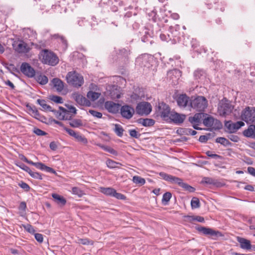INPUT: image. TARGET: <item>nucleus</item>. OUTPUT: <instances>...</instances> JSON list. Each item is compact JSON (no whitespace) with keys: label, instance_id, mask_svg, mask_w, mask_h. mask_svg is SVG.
I'll return each instance as SVG.
<instances>
[{"label":"nucleus","instance_id":"f257e3e1","mask_svg":"<svg viewBox=\"0 0 255 255\" xmlns=\"http://www.w3.org/2000/svg\"><path fill=\"white\" fill-rule=\"evenodd\" d=\"M67 109H65L62 107H59V110L53 111V113L56 117L59 120H70L72 115L76 114L77 110L76 108L72 105H66Z\"/></svg>","mask_w":255,"mask_h":255},{"label":"nucleus","instance_id":"f03ea898","mask_svg":"<svg viewBox=\"0 0 255 255\" xmlns=\"http://www.w3.org/2000/svg\"><path fill=\"white\" fill-rule=\"evenodd\" d=\"M39 57L41 62L45 64L55 66L59 62V58L56 55L47 49L41 50Z\"/></svg>","mask_w":255,"mask_h":255},{"label":"nucleus","instance_id":"7ed1b4c3","mask_svg":"<svg viewBox=\"0 0 255 255\" xmlns=\"http://www.w3.org/2000/svg\"><path fill=\"white\" fill-rule=\"evenodd\" d=\"M207 100L203 96L192 97L189 104V107L192 108L199 112L204 111L207 107Z\"/></svg>","mask_w":255,"mask_h":255},{"label":"nucleus","instance_id":"20e7f679","mask_svg":"<svg viewBox=\"0 0 255 255\" xmlns=\"http://www.w3.org/2000/svg\"><path fill=\"white\" fill-rule=\"evenodd\" d=\"M233 108L234 107L230 101L226 98H224L218 104V112L220 116L225 117L232 113Z\"/></svg>","mask_w":255,"mask_h":255},{"label":"nucleus","instance_id":"39448f33","mask_svg":"<svg viewBox=\"0 0 255 255\" xmlns=\"http://www.w3.org/2000/svg\"><path fill=\"white\" fill-rule=\"evenodd\" d=\"M67 83L75 87H79L84 83L83 76L75 71L68 73L66 76Z\"/></svg>","mask_w":255,"mask_h":255},{"label":"nucleus","instance_id":"423d86ee","mask_svg":"<svg viewBox=\"0 0 255 255\" xmlns=\"http://www.w3.org/2000/svg\"><path fill=\"white\" fill-rule=\"evenodd\" d=\"M241 118L247 123L255 124V108L246 107L242 111Z\"/></svg>","mask_w":255,"mask_h":255},{"label":"nucleus","instance_id":"0eeeda50","mask_svg":"<svg viewBox=\"0 0 255 255\" xmlns=\"http://www.w3.org/2000/svg\"><path fill=\"white\" fill-rule=\"evenodd\" d=\"M136 112L139 115H147L151 111V105L146 102H142L138 103L136 107Z\"/></svg>","mask_w":255,"mask_h":255},{"label":"nucleus","instance_id":"6e6552de","mask_svg":"<svg viewBox=\"0 0 255 255\" xmlns=\"http://www.w3.org/2000/svg\"><path fill=\"white\" fill-rule=\"evenodd\" d=\"M203 124L205 126L215 129H219L222 127V125L219 120L215 119L210 116L204 120Z\"/></svg>","mask_w":255,"mask_h":255},{"label":"nucleus","instance_id":"1a4fd4ad","mask_svg":"<svg viewBox=\"0 0 255 255\" xmlns=\"http://www.w3.org/2000/svg\"><path fill=\"white\" fill-rule=\"evenodd\" d=\"M120 111L122 116L128 120L130 119L135 112L134 109L130 106L128 105L121 106Z\"/></svg>","mask_w":255,"mask_h":255},{"label":"nucleus","instance_id":"9d476101","mask_svg":"<svg viewBox=\"0 0 255 255\" xmlns=\"http://www.w3.org/2000/svg\"><path fill=\"white\" fill-rule=\"evenodd\" d=\"M72 98L75 100L77 104L82 106L90 107L91 105L89 100L78 92H74L72 94Z\"/></svg>","mask_w":255,"mask_h":255},{"label":"nucleus","instance_id":"9b49d317","mask_svg":"<svg viewBox=\"0 0 255 255\" xmlns=\"http://www.w3.org/2000/svg\"><path fill=\"white\" fill-rule=\"evenodd\" d=\"M121 105L113 101H107L105 103V109L110 113L116 114L119 113Z\"/></svg>","mask_w":255,"mask_h":255},{"label":"nucleus","instance_id":"f8f14e48","mask_svg":"<svg viewBox=\"0 0 255 255\" xmlns=\"http://www.w3.org/2000/svg\"><path fill=\"white\" fill-rule=\"evenodd\" d=\"M197 230L206 235H210L212 237H223V234L219 231H216L211 228L204 227H199L197 228Z\"/></svg>","mask_w":255,"mask_h":255},{"label":"nucleus","instance_id":"ddd939ff","mask_svg":"<svg viewBox=\"0 0 255 255\" xmlns=\"http://www.w3.org/2000/svg\"><path fill=\"white\" fill-rule=\"evenodd\" d=\"M20 70L23 74L28 77H33L35 75L34 69L27 63H22Z\"/></svg>","mask_w":255,"mask_h":255},{"label":"nucleus","instance_id":"4468645a","mask_svg":"<svg viewBox=\"0 0 255 255\" xmlns=\"http://www.w3.org/2000/svg\"><path fill=\"white\" fill-rule=\"evenodd\" d=\"M225 125L231 132H234L239 129L240 128L244 126L245 125V123L242 121L232 123L230 121L226 122L225 124Z\"/></svg>","mask_w":255,"mask_h":255},{"label":"nucleus","instance_id":"2eb2a0df","mask_svg":"<svg viewBox=\"0 0 255 255\" xmlns=\"http://www.w3.org/2000/svg\"><path fill=\"white\" fill-rule=\"evenodd\" d=\"M190 101V98L186 94L179 95L176 100L178 106L183 108L189 107Z\"/></svg>","mask_w":255,"mask_h":255},{"label":"nucleus","instance_id":"dca6fc26","mask_svg":"<svg viewBox=\"0 0 255 255\" xmlns=\"http://www.w3.org/2000/svg\"><path fill=\"white\" fill-rule=\"evenodd\" d=\"M159 113L161 117L164 118L169 117L171 112L168 105L164 103H161L159 104Z\"/></svg>","mask_w":255,"mask_h":255},{"label":"nucleus","instance_id":"f3484780","mask_svg":"<svg viewBox=\"0 0 255 255\" xmlns=\"http://www.w3.org/2000/svg\"><path fill=\"white\" fill-rule=\"evenodd\" d=\"M185 115L183 114H179L175 112H171L169 116V118L174 123L176 124H181L183 122L185 119Z\"/></svg>","mask_w":255,"mask_h":255},{"label":"nucleus","instance_id":"a211bd4d","mask_svg":"<svg viewBox=\"0 0 255 255\" xmlns=\"http://www.w3.org/2000/svg\"><path fill=\"white\" fill-rule=\"evenodd\" d=\"M237 241L240 243V247L244 250H249L252 248V245L249 240L241 237H238Z\"/></svg>","mask_w":255,"mask_h":255},{"label":"nucleus","instance_id":"6ab92c4d","mask_svg":"<svg viewBox=\"0 0 255 255\" xmlns=\"http://www.w3.org/2000/svg\"><path fill=\"white\" fill-rule=\"evenodd\" d=\"M15 49L19 53H26L30 50L29 47H28L27 44L23 42L18 43L17 45L15 46Z\"/></svg>","mask_w":255,"mask_h":255},{"label":"nucleus","instance_id":"aec40b11","mask_svg":"<svg viewBox=\"0 0 255 255\" xmlns=\"http://www.w3.org/2000/svg\"><path fill=\"white\" fill-rule=\"evenodd\" d=\"M53 88L58 92H61L64 89L63 82L58 78H54L52 80Z\"/></svg>","mask_w":255,"mask_h":255},{"label":"nucleus","instance_id":"412c9836","mask_svg":"<svg viewBox=\"0 0 255 255\" xmlns=\"http://www.w3.org/2000/svg\"><path fill=\"white\" fill-rule=\"evenodd\" d=\"M54 202L61 206H64L66 203V199L62 196L56 193H53L51 195Z\"/></svg>","mask_w":255,"mask_h":255},{"label":"nucleus","instance_id":"4be33fe9","mask_svg":"<svg viewBox=\"0 0 255 255\" xmlns=\"http://www.w3.org/2000/svg\"><path fill=\"white\" fill-rule=\"evenodd\" d=\"M28 110H29L30 114H31V115L32 116H33L35 119H36L41 122H43V119H44V117L41 116L39 114L38 111H37V110L36 109V108L35 107H29Z\"/></svg>","mask_w":255,"mask_h":255},{"label":"nucleus","instance_id":"5701e85b","mask_svg":"<svg viewBox=\"0 0 255 255\" xmlns=\"http://www.w3.org/2000/svg\"><path fill=\"white\" fill-rule=\"evenodd\" d=\"M159 175L164 180L170 181L172 183H175L176 181H179L178 177L167 174L164 172H160Z\"/></svg>","mask_w":255,"mask_h":255},{"label":"nucleus","instance_id":"b1692460","mask_svg":"<svg viewBox=\"0 0 255 255\" xmlns=\"http://www.w3.org/2000/svg\"><path fill=\"white\" fill-rule=\"evenodd\" d=\"M179 181H176L175 183L178 184L180 187H182L185 190L188 191L190 192H193L195 189L194 187L190 186L186 183L183 182L182 180L178 178Z\"/></svg>","mask_w":255,"mask_h":255},{"label":"nucleus","instance_id":"393cba45","mask_svg":"<svg viewBox=\"0 0 255 255\" xmlns=\"http://www.w3.org/2000/svg\"><path fill=\"white\" fill-rule=\"evenodd\" d=\"M243 134L246 137H255V126H250L247 129L244 131Z\"/></svg>","mask_w":255,"mask_h":255},{"label":"nucleus","instance_id":"a878e982","mask_svg":"<svg viewBox=\"0 0 255 255\" xmlns=\"http://www.w3.org/2000/svg\"><path fill=\"white\" fill-rule=\"evenodd\" d=\"M37 103L40 105L44 111L52 112L53 113V111H56L55 110H52V108L49 105H48L44 100L38 99Z\"/></svg>","mask_w":255,"mask_h":255},{"label":"nucleus","instance_id":"bb28decb","mask_svg":"<svg viewBox=\"0 0 255 255\" xmlns=\"http://www.w3.org/2000/svg\"><path fill=\"white\" fill-rule=\"evenodd\" d=\"M139 121V123L144 127H150L153 126L155 123L154 121L151 119H140Z\"/></svg>","mask_w":255,"mask_h":255},{"label":"nucleus","instance_id":"cd10ccee","mask_svg":"<svg viewBox=\"0 0 255 255\" xmlns=\"http://www.w3.org/2000/svg\"><path fill=\"white\" fill-rule=\"evenodd\" d=\"M100 191L108 196H110L113 197V194H114V192H115V189L112 188H105V187H101L100 189Z\"/></svg>","mask_w":255,"mask_h":255},{"label":"nucleus","instance_id":"c85d7f7f","mask_svg":"<svg viewBox=\"0 0 255 255\" xmlns=\"http://www.w3.org/2000/svg\"><path fill=\"white\" fill-rule=\"evenodd\" d=\"M73 137L77 141L83 144H85L87 143V139L81 134H79L78 132L75 133V135H74Z\"/></svg>","mask_w":255,"mask_h":255},{"label":"nucleus","instance_id":"c756f323","mask_svg":"<svg viewBox=\"0 0 255 255\" xmlns=\"http://www.w3.org/2000/svg\"><path fill=\"white\" fill-rule=\"evenodd\" d=\"M69 125L73 128H78L82 127L83 124L81 120L74 119L69 122Z\"/></svg>","mask_w":255,"mask_h":255},{"label":"nucleus","instance_id":"7c9ffc66","mask_svg":"<svg viewBox=\"0 0 255 255\" xmlns=\"http://www.w3.org/2000/svg\"><path fill=\"white\" fill-rule=\"evenodd\" d=\"M98 145L103 149L105 151H106L114 155H118V152L110 146L103 145L101 144H98Z\"/></svg>","mask_w":255,"mask_h":255},{"label":"nucleus","instance_id":"2f4dec72","mask_svg":"<svg viewBox=\"0 0 255 255\" xmlns=\"http://www.w3.org/2000/svg\"><path fill=\"white\" fill-rule=\"evenodd\" d=\"M36 81L41 85H45L47 83L48 80V78L43 75H40L36 77Z\"/></svg>","mask_w":255,"mask_h":255},{"label":"nucleus","instance_id":"473e14b6","mask_svg":"<svg viewBox=\"0 0 255 255\" xmlns=\"http://www.w3.org/2000/svg\"><path fill=\"white\" fill-rule=\"evenodd\" d=\"M107 166L110 168H119L118 165H121L122 164L119 162H117L111 159H108L106 161Z\"/></svg>","mask_w":255,"mask_h":255},{"label":"nucleus","instance_id":"72a5a7b5","mask_svg":"<svg viewBox=\"0 0 255 255\" xmlns=\"http://www.w3.org/2000/svg\"><path fill=\"white\" fill-rule=\"evenodd\" d=\"M202 183L208 184L210 185H216L217 181L212 178L210 177H204L201 181Z\"/></svg>","mask_w":255,"mask_h":255},{"label":"nucleus","instance_id":"f704fd0d","mask_svg":"<svg viewBox=\"0 0 255 255\" xmlns=\"http://www.w3.org/2000/svg\"><path fill=\"white\" fill-rule=\"evenodd\" d=\"M110 96L113 99H119L121 98V93L117 88L114 89L110 92Z\"/></svg>","mask_w":255,"mask_h":255},{"label":"nucleus","instance_id":"c9c22d12","mask_svg":"<svg viewBox=\"0 0 255 255\" xmlns=\"http://www.w3.org/2000/svg\"><path fill=\"white\" fill-rule=\"evenodd\" d=\"M132 181L133 183L140 185H143L145 183V180L144 178L138 176H134L132 178Z\"/></svg>","mask_w":255,"mask_h":255},{"label":"nucleus","instance_id":"e433bc0d","mask_svg":"<svg viewBox=\"0 0 255 255\" xmlns=\"http://www.w3.org/2000/svg\"><path fill=\"white\" fill-rule=\"evenodd\" d=\"M191 205L192 209L199 208L200 204L199 199L197 197H193L191 201Z\"/></svg>","mask_w":255,"mask_h":255},{"label":"nucleus","instance_id":"4c0bfd02","mask_svg":"<svg viewBox=\"0 0 255 255\" xmlns=\"http://www.w3.org/2000/svg\"><path fill=\"white\" fill-rule=\"evenodd\" d=\"M114 131L118 136L122 137L123 135L124 129L120 125L116 124Z\"/></svg>","mask_w":255,"mask_h":255},{"label":"nucleus","instance_id":"58836bf2","mask_svg":"<svg viewBox=\"0 0 255 255\" xmlns=\"http://www.w3.org/2000/svg\"><path fill=\"white\" fill-rule=\"evenodd\" d=\"M186 218H187L189 221H191L193 220H196L198 221L199 222H204V218L201 216H187L185 217Z\"/></svg>","mask_w":255,"mask_h":255},{"label":"nucleus","instance_id":"ea45409f","mask_svg":"<svg viewBox=\"0 0 255 255\" xmlns=\"http://www.w3.org/2000/svg\"><path fill=\"white\" fill-rule=\"evenodd\" d=\"M172 195L170 192H166L162 197V202L164 204H166L170 200Z\"/></svg>","mask_w":255,"mask_h":255},{"label":"nucleus","instance_id":"a19ab883","mask_svg":"<svg viewBox=\"0 0 255 255\" xmlns=\"http://www.w3.org/2000/svg\"><path fill=\"white\" fill-rule=\"evenodd\" d=\"M216 141L218 143H220L221 144L224 145H226L228 144L229 141L225 137H218L216 139Z\"/></svg>","mask_w":255,"mask_h":255},{"label":"nucleus","instance_id":"79ce46f5","mask_svg":"<svg viewBox=\"0 0 255 255\" xmlns=\"http://www.w3.org/2000/svg\"><path fill=\"white\" fill-rule=\"evenodd\" d=\"M29 174L32 177L35 179L39 180H41L42 179L41 175L38 172H34L31 170Z\"/></svg>","mask_w":255,"mask_h":255},{"label":"nucleus","instance_id":"37998d69","mask_svg":"<svg viewBox=\"0 0 255 255\" xmlns=\"http://www.w3.org/2000/svg\"><path fill=\"white\" fill-rule=\"evenodd\" d=\"M50 99L56 103L61 104L63 102L62 97L57 96H52Z\"/></svg>","mask_w":255,"mask_h":255},{"label":"nucleus","instance_id":"c03bdc74","mask_svg":"<svg viewBox=\"0 0 255 255\" xmlns=\"http://www.w3.org/2000/svg\"><path fill=\"white\" fill-rule=\"evenodd\" d=\"M113 197H115L116 198L120 200H126V197L120 193L117 192L116 190H115V192H114V194H113Z\"/></svg>","mask_w":255,"mask_h":255},{"label":"nucleus","instance_id":"a18cd8bd","mask_svg":"<svg viewBox=\"0 0 255 255\" xmlns=\"http://www.w3.org/2000/svg\"><path fill=\"white\" fill-rule=\"evenodd\" d=\"M129 133L130 136L135 138H138L140 136V134L135 129L129 130Z\"/></svg>","mask_w":255,"mask_h":255},{"label":"nucleus","instance_id":"49530a36","mask_svg":"<svg viewBox=\"0 0 255 255\" xmlns=\"http://www.w3.org/2000/svg\"><path fill=\"white\" fill-rule=\"evenodd\" d=\"M23 227L24 229L28 232L31 234L34 233L35 230L34 229L33 227L30 224L23 225Z\"/></svg>","mask_w":255,"mask_h":255},{"label":"nucleus","instance_id":"de8ad7c7","mask_svg":"<svg viewBox=\"0 0 255 255\" xmlns=\"http://www.w3.org/2000/svg\"><path fill=\"white\" fill-rule=\"evenodd\" d=\"M200 114H195L193 117L189 118V121L191 123H199L200 121Z\"/></svg>","mask_w":255,"mask_h":255},{"label":"nucleus","instance_id":"09e8293b","mask_svg":"<svg viewBox=\"0 0 255 255\" xmlns=\"http://www.w3.org/2000/svg\"><path fill=\"white\" fill-rule=\"evenodd\" d=\"M72 192L74 194L77 195L78 196L81 197L83 195L82 191L78 187H73L72 189Z\"/></svg>","mask_w":255,"mask_h":255},{"label":"nucleus","instance_id":"8fccbe9b","mask_svg":"<svg viewBox=\"0 0 255 255\" xmlns=\"http://www.w3.org/2000/svg\"><path fill=\"white\" fill-rule=\"evenodd\" d=\"M211 134L209 133L206 135H201L199 137V140L201 142H206L208 139L210 138Z\"/></svg>","mask_w":255,"mask_h":255},{"label":"nucleus","instance_id":"3c124183","mask_svg":"<svg viewBox=\"0 0 255 255\" xmlns=\"http://www.w3.org/2000/svg\"><path fill=\"white\" fill-rule=\"evenodd\" d=\"M87 96L89 100L94 101L96 100V92L89 91L87 93Z\"/></svg>","mask_w":255,"mask_h":255},{"label":"nucleus","instance_id":"603ef678","mask_svg":"<svg viewBox=\"0 0 255 255\" xmlns=\"http://www.w3.org/2000/svg\"><path fill=\"white\" fill-rule=\"evenodd\" d=\"M35 238L37 241L39 243H42L43 241V235L41 234L36 233L35 234Z\"/></svg>","mask_w":255,"mask_h":255},{"label":"nucleus","instance_id":"864d4df0","mask_svg":"<svg viewBox=\"0 0 255 255\" xmlns=\"http://www.w3.org/2000/svg\"><path fill=\"white\" fill-rule=\"evenodd\" d=\"M34 132L38 135H44L46 134V132L40 129L34 128Z\"/></svg>","mask_w":255,"mask_h":255},{"label":"nucleus","instance_id":"5fc2aeb1","mask_svg":"<svg viewBox=\"0 0 255 255\" xmlns=\"http://www.w3.org/2000/svg\"><path fill=\"white\" fill-rule=\"evenodd\" d=\"M206 154L212 158L218 159L221 158V156L219 155H217L216 154H212L211 151H208L206 152Z\"/></svg>","mask_w":255,"mask_h":255},{"label":"nucleus","instance_id":"6e6d98bb","mask_svg":"<svg viewBox=\"0 0 255 255\" xmlns=\"http://www.w3.org/2000/svg\"><path fill=\"white\" fill-rule=\"evenodd\" d=\"M19 185L21 188H22L23 189H25L26 191H28L30 189L29 185L25 182H22L21 183L19 184Z\"/></svg>","mask_w":255,"mask_h":255},{"label":"nucleus","instance_id":"4d7b16f0","mask_svg":"<svg viewBox=\"0 0 255 255\" xmlns=\"http://www.w3.org/2000/svg\"><path fill=\"white\" fill-rule=\"evenodd\" d=\"M33 45L36 48L39 49L42 48V47H45L46 46L45 43L42 41L39 42V44H33Z\"/></svg>","mask_w":255,"mask_h":255},{"label":"nucleus","instance_id":"13d9d810","mask_svg":"<svg viewBox=\"0 0 255 255\" xmlns=\"http://www.w3.org/2000/svg\"><path fill=\"white\" fill-rule=\"evenodd\" d=\"M46 165L41 162H37L36 167L42 170H45Z\"/></svg>","mask_w":255,"mask_h":255},{"label":"nucleus","instance_id":"bf43d9fd","mask_svg":"<svg viewBox=\"0 0 255 255\" xmlns=\"http://www.w3.org/2000/svg\"><path fill=\"white\" fill-rule=\"evenodd\" d=\"M64 129L66 131V132L67 133H68L71 136H73L74 135H75V133L76 132L73 130V129H70V128H65L64 127Z\"/></svg>","mask_w":255,"mask_h":255},{"label":"nucleus","instance_id":"052dcab7","mask_svg":"<svg viewBox=\"0 0 255 255\" xmlns=\"http://www.w3.org/2000/svg\"><path fill=\"white\" fill-rule=\"evenodd\" d=\"M248 172L252 175L255 177V168L253 167H249L248 168Z\"/></svg>","mask_w":255,"mask_h":255},{"label":"nucleus","instance_id":"680f3d73","mask_svg":"<svg viewBox=\"0 0 255 255\" xmlns=\"http://www.w3.org/2000/svg\"><path fill=\"white\" fill-rule=\"evenodd\" d=\"M19 167L22 169L23 170H25V171H26L27 172H28V173H29V172L31 171V169H30L29 167H28V166L25 165L24 164H22L21 165H19Z\"/></svg>","mask_w":255,"mask_h":255},{"label":"nucleus","instance_id":"e2e57ef3","mask_svg":"<svg viewBox=\"0 0 255 255\" xmlns=\"http://www.w3.org/2000/svg\"><path fill=\"white\" fill-rule=\"evenodd\" d=\"M26 208V204L25 202H22L20 203L19 207V209L22 211H25V209Z\"/></svg>","mask_w":255,"mask_h":255},{"label":"nucleus","instance_id":"0e129e2a","mask_svg":"<svg viewBox=\"0 0 255 255\" xmlns=\"http://www.w3.org/2000/svg\"><path fill=\"white\" fill-rule=\"evenodd\" d=\"M5 84L9 86L12 89H13L15 87L14 85H13V84L10 82L9 80H7L6 81H5Z\"/></svg>","mask_w":255,"mask_h":255},{"label":"nucleus","instance_id":"69168bd1","mask_svg":"<svg viewBox=\"0 0 255 255\" xmlns=\"http://www.w3.org/2000/svg\"><path fill=\"white\" fill-rule=\"evenodd\" d=\"M49 146H50V148L53 150H55L57 147L56 144L54 142H51L50 143Z\"/></svg>","mask_w":255,"mask_h":255},{"label":"nucleus","instance_id":"338daca9","mask_svg":"<svg viewBox=\"0 0 255 255\" xmlns=\"http://www.w3.org/2000/svg\"><path fill=\"white\" fill-rule=\"evenodd\" d=\"M45 170L48 172H51V173H56L55 171L53 168H52L50 167H48L47 166L45 167Z\"/></svg>","mask_w":255,"mask_h":255},{"label":"nucleus","instance_id":"774afa93","mask_svg":"<svg viewBox=\"0 0 255 255\" xmlns=\"http://www.w3.org/2000/svg\"><path fill=\"white\" fill-rule=\"evenodd\" d=\"M230 139L234 142H237L239 140V137L236 135H231Z\"/></svg>","mask_w":255,"mask_h":255}]
</instances>
